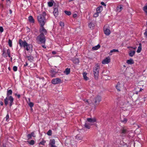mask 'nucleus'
I'll use <instances>...</instances> for the list:
<instances>
[{
	"instance_id": "29",
	"label": "nucleus",
	"mask_w": 147,
	"mask_h": 147,
	"mask_svg": "<svg viewBox=\"0 0 147 147\" xmlns=\"http://www.w3.org/2000/svg\"><path fill=\"white\" fill-rule=\"evenodd\" d=\"M87 74V73L85 72H84L83 74L84 78L85 80H88V78L86 76Z\"/></svg>"
},
{
	"instance_id": "5",
	"label": "nucleus",
	"mask_w": 147,
	"mask_h": 147,
	"mask_svg": "<svg viewBox=\"0 0 147 147\" xmlns=\"http://www.w3.org/2000/svg\"><path fill=\"white\" fill-rule=\"evenodd\" d=\"M14 98L11 96L9 97H6L4 100L5 105L6 106L9 104V106L11 107L13 104Z\"/></svg>"
},
{
	"instance_id": "16",
	"label": "nucleus",
	"mask_w": 147,
	"mask_h": 147,
	"mask_svg": "<svg viewBox=\"0 0 147 147\" xmlns=\"http://www.w3.org/2000/svg\"><path fill=\"white\" fill-rule=\"evenodd\" d=\"M55 140L53 139L50 141L49 144L51 146V147H57L55 145Z\"/></svg>"
},
{
	"instance_id": "1",
	"label": "nucleus",
	"mask_w": 147,
	"mask_h": 147,
	"mask_svg": "<svg viewBox=\"0 0 147 147\" xmlns=\"http://www.w3.org/2000/svg\"><path fill=\"white\" fill-rule=\"evenodd\" d=\"M19 43L21 48L23 47L27 51L32 49V46L31 44H28L26 41L22 40L21 39L19 40Z\"/></svg>"
},
{
	"instance_id": "6",
	"label": "nucleus",
	"mask_w": 147,
	"mask_h": 147,
	"mask_svg": "<svg viewBox=\"0 0 147 147\" xmlns=\"http://www.w3.org/2000/svg\"><path fill=\"white\" fill-rule=\"evenodd\" d=\"M100 69V66L97 64L95 65L93 69V74L94 78L96 79H97L98 78V74Z\"/></svg>"
},
{
	"instance_id": "28",
	"label": "nucleus",
	"mask_w": 147,
	"mask_h": 147,
	"mask_svg": "<svg viewBox=\"0 0 147 147\" xmlns=\"http://www.w3.org/2000/svg\"><path fill=\"white\" fill-rule=\"evenodd\" d=\"M100 47L99 44H98L97 45L95 46L92 47V49L93 50H96L99 49Z\"/></svg>"
},
{
	"instance_id": "26",
	"label": "nucleus",
	"mask_w": 147,
	"mask_h": 147,
	"mask_svg": "<svg viewBox=\"0 0 147 147\" xmlns=\"http://www.w3.org/2000/svg\"><path fill=\"white\" fill-rule=\"evenodd\" d=\"M12 94V91L11 90H8L7 91L6 97L10 96H11Z\"/></svg>"
},
{
	"instance_id": "31",
	"label": "nucleus",
	"mask_w": 147,
	"mask_h": 147,
	"mask_svg": "<svg viewBox=\"0 0 147 147\" xmlns=\"http://www.w3.org/2000/svg\"><path fill=\"white\" fill-rule=\"evenodd\" d=\"M76 139L77 140H82L83 138L82 136H80L79 135H77L76 136Z\"/></svg>"
},
{
	"instance_id": "20",
	"label": "nucleus",
	"mask_w": 147,
	"mask_h": 147,
	"mask_svg": "<svg viewBox=\"0 0 147 147\" xmlns=\"http://www.w3.org/2000/svg\"><path fill=\"white\" fill-rule=\"evenodd\" d=\"M126 63L128 65H132L134 63V60L131 58L127 61Z\"/></svg>"
},
{
	"instance_id": "58",
	"label": "nucleus",
	"mask_w": 147,
	"mask_h": 147,
	"mask_svg": "<svg viewBox=\"0 0 147 147\" xmlns=\"http://www.w3.org/2000/svg\"><path fill=\"white\" fill-rule=\"evenodd\" d=\"M9 13L10 14H11L12 13V10L11 9H10L9 10Z\"/></svg>"
},
{
	"instance_id": "59",
	"label": "nucleus",
	"mask_w": 147,
	"mask_h": 147,
	"mask_svg": "<svg viewBox=\"0 0 147 147\" xmlns=\"http://www.w3.org/2000/svg\"><path fill=\"white\" fill-rule=\"evenodd\" d=\"M130 47L134 49H136V47Z\"/></svg>"
},
{
	"instance_id": "12",
	"label": "nucleus",
	"mask_w": 147,
	"mask_h": 147,
	"mask_svg": "<svg viewBox=\"0 0 147 147\" xmlns=\"http://www.w3.org/2000/svg\"><path fill=\"white\" fill-rule=\"evenodd\" d=\"M71 138H67L65 142V145L67 146L68 147H70L71 145H72L71 142Z\"/></svg>"
},
{
	"instance_id": "10",
	"label": "nucleus",
	"mask_w": 147,
	"mask_h": 147,
	"mask_svg": "<svg viewBox=\"0 0 147 147\" xmlns=\"http://www.w3.org/2000/svg\"><path fill=\"white\" fill-rule=\"evenodd\" d=\"M103 30L104 33L106 35L108 36L111 33V31L109 26H105L104 27Z\"/></svg>"
},
{
	"instance_id": "4",
	"label": "nucleus",
	"mask_w": 147,
	"mask_h": 147,
	"mask_svg": "<svg viewBox=\"0 0 147 147\" xmlns=\"http://www.w3.org/2000/svg\"><path fill=\"white\" fill-rule=\"evenodd\" d=\"M37 42L38 43L45 44L46 39L44 34H40L36 38Z\"/></svg>"
},
{
	"instance_id": "9",
	"label": "nucleus",
	"mask_w": 147,
	"mask_h": 147,
	"mask_svg": "<svg viewBox=\"0 0 147 147\" xmlns=\"http://www.w3.org/2000/svg\"><path fill=\"white\" fill-rule=\"evenodd\" d=\"M44 26L40 25V28L39 31L40 34H44L45 35L47 34V30L44 28Z\"/></svg>"
},
{
	"instance_id": "17",
	"label": "nucleus",
	"mask_w": 147,
	"mask_h": 147,
	"mask_svg": "<svg viewBox=\"0 0 147 147\" xmlns=\"http://www.w3.org/2000/svg\"><path fill=\"white\" fill-rule=\"evenodd\" d=\"M121 121L122 122L125 123L127 122V120L125 116L123 115L122 117H121Z\"/></svg>"
},
{
	"instance_id": "53",
	"label": "nucleus",
	"mask_w": 147,
	"mask_h": 147,
	"mask_svg": "<svg viewBox=\"0 0 147 147\" xmlns=\"http://www.w3.org/2000/svg\"><path fill=\"white\" fill-rule=\"evenodd\" d=\"M28 63H27V62H26V63H25V64H24V67H26V66H28Z\"/></svg>"
},
{
	"instance_id": "22",
	"label": "nucleus",
	"mask_w": 147,
	"mask_h": 147,
	"mask_svg": "<svg viewBox=\"0 0 147 147\" xmlns=\"http://www.w3.org/2000/svg\"><path fill=\"white\" fill-rule=\"evenodd\" d=\"M103 10L102 6H100L97 7L96 9V12L98 13H100Z\"/></svg>"
},
{
	"instance_id": "45",
	"label": "nucleus",
	"mask_w": 147,
	"mask_h": 147,
	"mask_svg": "<svg viewBox=\"0 0 147 147\" xmlns=\"http://www.w3.org/2000/svg\"><path fill=\"white\" fill-rule=\"evenodd\" d=\"M145 37L147 39V29L145 30V32L144 33Z\"/></svg>"
},
{
	"instance_id": "55",
	"label": "nucleus",
	"mask_w": 147,
	"mask_h": 147,
	"mask_svg": "<svg viewBox=\"0 0 147 147\" xmlns=\"http://www.w3.org/2000/svg\"><path fill=\"white\" fill-rule=\"evenodd\" d=\"M52 53L53 55H55V54L56 53V52L55 51H53L52 52Z\"/></svg>"
},
{
	"instance_id": "32",
	"label": "nucleus",
	"mask_w": 147,
	"mask_h": 147,
	"mask_svg": "<svg viewBox=\"0 0 147 147\" xmlns=\"http://www.w3.org/2000/svg\"><path fill=\"white\" fill-rule=\"evenodd\" d=\"M70 71V69L69 68H67L65 70V74L66 75L69 74Z\"/></svg>"
},
{
	"instance_id": "25",
	"label": "nucleus",
	"mask_w": 147,
	"mask_h": 147,
	"mask_svg": "<svg viewBox=\"0 0 147 147\" xmlns=\"http://www.w3.org/2000/svg\"><path fill=\"white\" fill-rule=\"evenodd\" d=\"M135 51H131L129 52V55L130 57H132L135 55Z\"/></svg>"
},
{
	"instance_id": "47",
	"label": "nucleus",
	"mask_w": 147,
	"mask_h": 147,
	"mask_svg": "<svg viewBox=\"0 0 147 147\" xmlns=\"http://www.w3.org/2000/svg\"><path fill=\"white\" fill-rule=\"evenodd\" d=\"M45 142H46L45 141L43 140V141H42L40 142L39 144H42V145H44Z\"/></svg>"
},
{
	"instance_id": "43",
	"label": "nucleus",
	"mask_w": 147,
	"mask_h": 147,
	"mask_svg": "<svg viewBox=\"0 0 147 147\" xmlns=\"http://www.w3.org/2000/svg\"><path fill=\"white\" fill-rule=\"evenodd\" d=\"M9 114L8 113H7L6 115V117L5 118L6 119V121H8V119H9Z\"/></svg>"
},
{
	"instance_id": "40",
	"label": "nucleus",
	"mask_w": 147,
	"mask_h": 147,
	"mask_svg": "<svg viewBox=\"0 0 147 147\" xmlns=\"http://www.w3.org/2000/svg\"><path fill=\"white\" fill-rule=\"evenodd\" d=\"M47 134L49 136L52 135V131L51 130H49L47 133Z\"/></svg>"
},
{
	"instance_id": "13",
	"label": "nucleus",
	"mask_w": 147,
	"mask_h": 147,
	"mask_svg": "<svg viewBox=\"0 0 147 147\" xmlns=\"http://www.w3.org/2000/svg\"><path fill=\"white\" fill-rule=\"evenodd\" d=\"M96 121V119L95 117L88 118L86 121V122H89L91 124H92V123L95 122Z\"/></svg>"
},
{
	"instance_id": "62",
	"label": "nucleus",
	"mask_w": 147,
	"mask_h": 147,
	"mask_svg": "<svg viewBox=\"0 0 147 147\" xmlns=\"http://www.w3.org/2000/svg\"><path fill=\"white\" fill-rule=\"evenodd\" d=\"M10 0H6V1L7 2H10Z\"/></svg>"
},
{
	"instance_id": "33",
	"label": "nucleus",
	"mask_w": 147,
	"mask_h": 147,
	"mask_svg": "<svg viewBox=\"0 0 147 147\" xmlns=\"http://www.w3.org/2000/svg\"><path fill=\"white\" fill-rule=\"evenodd\" d=\"M121 133L124 134H126L127 132V129H125L124 128H123L121 129Z\"/></svg>"
},
{
	"instance_id": "21",
	"label": "nucleus",
	"mask_w": 147,
	"mask_h": 147,
	"mask_svg": "<svg viewBox=\"0 0 147 147\" xmlns=\"http://www.w3.org/2000/svg\"><path fill=\"white\" fill-rule=\"evenodd\" d=\"M88 122H86L84 125L86 128L87 129H89L90 128L91 126L93 125L92 124H91L89 123H88Z\"/></svg>"
},
{
	"instance_id": "41",
	"label": "nucleus",
	"mask_w": 147,
	"mask_h": 147,
	"mask_svg": "<svg viewBox=\"0 0 147 147\" xmlns=\"http://www.w3.org/2000/svg\"><path fill=\"white\" fill-rule=\"evenodd\" d=\"M65 13L68 16H70L71 15V13L70 11H65Z\"/></svg>"
},
{
	"instance_id": "60",
	"label": "nucleus",
	"mask_w": 147,
	"mask_h": 147,
	"mask_svg": "<svg viewBox=\"0 0 147 147\" xmlns=\"http://www.w3.org/2000/svg\"><path fill=\"white\" fill-rule=\"evenodd\" d=\"M142 90H143V89L142 88H140V90H139V92H140V91H142Z\"/></svg>"
},
{
	"instance_id": "61",
	"label": "nucleus",
	"mask_w": 147,
	"mask_h": 147,
	"mask_svg": "<svg viewBox=\"0 0 147 147\" xmlns=\"http://www.w3.org/2000/svg\"><path fill=\"white\" fill-rule=\"evenodd\" d=\"M66 40H68L69 41V38L68 37H66Z\"/></svg>"
},
{
	"instance_id": "50",
	"label": "nucleus",
	"mask_w": 147,
	"mask_h": 147,
	"mask_svg": "<svg viewBox=\"0 0 147 147\" xmlns=\"http://www.w3.org/2000/svg\"><path fill=\"white\" fill-rule=\"evenodd\" d=\"M3 31V29L2 27L0 26V32L2 33Z\"/></svg>"
},
{
	"instance_id": "39",
	"label": "nucleus",
	"mask_w": 147,
	"mask_h": 147,
	"mask_svg": "<svg viewBox=\"0 0 147 147\" xmlns=\"http://www.w3.org/2000/svg\"><path fill=\"white\" fill-rule=\"evenodd\" d=\"M27 142L31 145H33L35 143L34 141L33 140H31L30 141H28Z\"/></svg>"
},
{
	"instance_id": "38",
	"label": "nucleus",
	"mask_w": 147,
	"mask_h": 147,
	"mask_svg": "<svg viewBox=\"0 0 147 147\" xmlns=\"http://www.w3.org/2000/svg\"><path fill=\"white\" fill-rule=\"evenodd\" d=\"M8 44L10 47H12V41L10 39H9L8 40Z\"/></svg>"
},
{
	"instance_id": "24",
	"label": "nucleus",
	"mask_w": 147,
	"mask_h": 147,
	"mask_svg": "<svg viewBox=\"0 0 147 147\" xmlns=\"http://www.w3.org/2000/svg\"><path fill=\"white\" fill-rule=\"evenodd\" d=\"M123 9V5H119L117 7V11L118 12H120Z\"/></svg>"
},
{
	"instance_id": "11",
	"label": "nucleus",
	"mask_w": 147,
	"mask_h": 147,
	"mask_svg": "<svg viewBox=\"0 0 147 147\" xmlns=\"http://www.w3.org/2000/svg\"><path fill=\"white\" fill-rule=\"evenodd\" d=\"M50 76L52 78L55 77H56V75L58 72V70L52 68L50 70Z\"/></svg>"
},
{
	"instance_id": "2",
	"label": "nucleus",
	"mask_w": 147,
	"mask_h": 147,
	"mask_svg": "<svg viewBox=\"0 0 147 147\" xmlns=\"http://www.w3.org/2000/svg\"><path fill=\"white\" fill-rule=\"evenodd\" d=\"M101 100V97L99 95H97L95 96L92 100V101L90 100H84L85 101H86L88 104H90L92 103L94 104L95 105H97L99 104V102Z\"/></svg>"
},
{
	"instance_id": "51",
	"label": "nucleus",
	"mask_w": 147,
	"mask_h": 147,
	"mask_svg": "<svg viewBox=\"0 0 147 147\" xmlns=\"http://www.w3.org/2000/svg\"><path fill=\"white\" fill-rule=\"evenodd\" d=\"M101 4L102 5H103L105 7L106 6V5L105 4V3L103 2H101Z\"/></svg>"
},
{
	"instance_id": "14",
	"label": "nucleus",
	"mask_w": 147,
	"mask_h": 147,
	"mask_svg": "<svg viewBox=\"0 0 147 147\" xmlns=\"http://www.w3.org/2000/svg\"><path fill=\"white\" fill-rule=\"evenodd\" d=\"M110 58L109 57H107L102 61V63L103 64H107L110 63Z\"/></svg>"
},
{
	"instance_id": "8",
	"label": "nucleus",
	"mask_w": 147,
	"mask_h": 147,
	"mask_svg": "<svg viewBox=\"0 0 147 147\" xmlns=\"http://www.w3.org/2000/svg\"><path fill=\"white\" fill-rule=\"evenodd\" d=\"M10 51L9 49H8L7 50V53H6L4 50L3 51L2 56L4 57H7L8 56L9 57H11Z\"/></svg>"
},
{
	"instance_id": "48",
	"label": "nucleus",
	"mask_w": 147,
	"mask_h": 147,
	"mask_svg": "<svg viewBox=\"0 0 147 147\" xmlns=\"http://www.w3.org/2000/svg\"><path fill=\"white\" fill-rule=\"evenodd\" d=\"M13 70L15 71H16L17 70V67L16 66H14L13 67Z\"/></svg>"
},
{
	"instance_id": "18",
	"label": "nucleus",
	"mask_w": 147,
	"mask_h": 147,
	"mask_svg": "<svg viewBox=\"0 0 147 147\" xmlns=\"http://www.w3.org/2000/svg\"><path fill=\"white\" fill-rule=\"evenodd\" d=\"M32 137H36V136L35 135L34 133V132H31V134H29L27 135V137L28 139H31Z\"/></svg>"
},
{
	"instance_id": "30",
	"label": "nucleus",
	"mask_w": 147,
	"mask_h": 147,
	"mask_svg": "<svg viewBox=\"0 0 147 147\" xmlns=\"http://www.w3.org/2000/svg\"><path fill=\"white\" fill-rule=\"evenodd\" d=\"M142 50V44L141 43L139 44V46L138 47V49L137 50V52L138 53H140Z\"/></svg>"
},
{
	"instance_id": "52",
	"label": "nucleus",
	"mask_w": 147,
	"mask_h": 147,
	"mask_svg": "<svg viewBox=\"0 0 147 147\" xmlns=\"http://www.w3.org/2000/svg\"><path fill=\"white\" fill-rule=\"evenodd\" d=\"M73 18H75L77 16V14L76 13H74L73 15Z\"/></svg>"
},
{
	"instance_id": "57",
	"label": "nucleus",
	"mask_w": 147,
	"mask_h": 147,
	"mask_svg": "<svg viewBox=\"0 0 147 147\" xmlns=\"http://www.w3.org/2000/svg\"><path fill=\"white\" fill-rule=\"evenodd\" d=\"M42 47L44 49H46V47L45 45H42Z\"/></svg>"
},
{
	"instance_id": "63",
	"label": "nucleus",
	"mask_w": 147,
	"mask_h": 147,
	"mask_svg": "<svg viewBox=\"0 0 147 147\" xmlns=\"http://www.w3.org/2000/svg\"><path fill=\"white\" fill-rule=\"evenodd\" d=\"M27 28H28V30H30V29H29L27 27Z\"/></svg>"
},
{
	"instance_id": "37",
	"label": "nucleus",
	"mask_w": 147,
	"mask_h": 147,
	"mask_svg": "<svg viewBox=\"0 0 147 147\" xmlns=\"http://www.w3.org/2000/svg\"><path fill=\"white\" fill-rule=\"evenodd\" d=\"M54 2L49 1L48 3V5L49 7H51L52 6Z\"/></svg>"
},
{
	"instance_id": "56",
	"label": "nucleus",
	"mask_w": 147,
	"mask_h": 147,
	"mask_svg": "<svg viewBox=\"0 0 147 147\" xmlns=\"http://www.w3.org/2000/svg\"><path fill=\"white\" fill-rule=\"evenodd\" d=\"M17 96L18 98H20V94H18L17 95Z\"/></svg>"
},
{
	"instance_id": "7",
	"label": "nucleus",
	"mask_w": 147,
	"mask_h": 147,
	"mask_svg": "<svg viewBox=\"0 0 147 147\" xmlns=\"http://www.w3.org/2000/svg\"><path fill=\"white\" fill-rule=\"evenodd\" d=\"M62 82L61 79L58 78L53 79L51 80V83L53 84H58Z\"/></svg>"
},
{
	"instance_id": "19",
	"label": "nucleus",
	"mask_w": 147,
	"mask_h": 147,
	"mask_svg": "<svg viewBox=\"0 0 147 147\" xmlns=\"http://www.w3.org/2000/svg\"><path fill=\"white\" fill-rule=\"evenodd\" d=\"M53 13L55 17H56L57 16L58 14V9L57 8H54Z\"/></svg>"
},
{
	"instance_id": "34",
	"label": "nucleus",
	"mask_w": 147,
	"mask_h": 147,
	"mask_svg": "<svg viewBox=\"0 0 147 147\" xmlns=\"http://www.w3.org/2000/svg\"><path fill=\"white\" fill-rule=\"evenodd\" d=\"M143 10L146 13V15H147V4L143 7Z\"/></svg>"
},
{
	"instance_id": "46",
	"label": "nucleus",
	"mask_w": 147,
	"mask_h": 147,
	"mask_svg": "<svg viewBox=\"0 0 147 147\" xmlns=\"http://www.w3.org/2000/svg\"><path fill=\"white\" fill-rule=\"evenodd\" d=\"M28 105H29V106L31 108V107H32L33 106H34V104L32 102H30L28 104Z\"/></svg>"
},
{
	"instance_id": "42",
	"label": "nucleus",
	"mask_w": 147,
	"mask_h": 147,
	"mask_svg": "<svg viewBox=\"0 0 147 147\" xmlns=\"http://www.w3.org/2000/svg\"><path fill=\"white\" fill-rule=\"evenodd\" d=\"M99 13L96 12V13H95L93 14V17H97L98 16V14Z\"/></svg>"
},
{
	"instance_id": "36",
	"label": "nucleus",
	"mask_w": 147,
	"mask_h": 147,
	"mask_svg": "<svg viewBox=\"0 0 147 147\" xmlns=\"http://www.w3.org/2000/svg\"><path fill=\"white\" fill-rule=\"evenodd\" d=\"M88 26L90 28H92L94 27V25L93 23L90 22Z\"/></svg>"
},
{
	"instance_id": "23",
	"label": "nucleus",
	"mask_w": 147,
	"mask_h": 147,
	"mask_svg": "<svg viewBox=\"0 0 147 147\" xmlns=\"http://www.w3.org/2000/svg\"><path fill=\"white\" fill-rule=\"evenodd\" d=\"M72 60L73 62L75 64H78L79 62V59L76 58H73Z\"/></svg>"
},
{
	"instance_id": "27",
	"label": "nucleus",
	"mask_w": 147,
	"mask_h": 147,
	"mask_svg": "<svg viewBox=\"0 0 147 147\" xmlns=\"http://www.w3.org/2000/svg\"><path fill=\"white\" fill-rule=\"evenodd\" d=\"M28 20L30 23H34V20L32 16H30L28 17Z\"/></svg>"
},
{
	"instance_id": "54",
	"label": "nucleus",
	"mask_w": 147,
	"mask_h": 147,
	"mask_svg": "<svg viewBox=\"0 0 147 147\" xmlns=\"http://www.w3.org/2000/svg\"><path fill=\"white\" fill-rule=\"evenodd\" d=\"M0 104L1 106H3V102L2 101H1L0 102Z\"/></svg>"
},
{
	"instance_id": "64",
	"label": "nucleus",
	"mask_w": 147,
	"mask_h": 147,
	"mask_svg": "<svg viewBox=\"0 0 147 147\" xmlns=\"http://www.w3.org/2000/svg\"><path fill=\"white\" fill-rule=\"evenodd\" d=\"M10 58H11V60L12 59V57H11Z\"/></svg>"
},
{
	"instance_id": "35",
	"label": "nucleus",
	"mask_w": 147,
	"mask_h": 147,
	"mask_svg": "<svg viewBox=\"0 0 147 147\" xmlns=\"http://www.w3.org/2000/svg\"><path fill=\"white\" fill-rule=\"evenodd\" d=\"M28 60L30 61H31L33 60V57L31 56H29L27 57Z\"/></svg>"
},
{
	"instance_id": "44",
	"label": "nucleus",
	"mask_w": 147,
	"mask_h": 147,
	"mask_svg": "<svg viewBox=\"0 0 147 147\" xmlns=\"http://www.w3.org/2000/svg\"><path fill=\"white\" fill-rule=\"evenodd\" d=\"M118 49H113L112 50H111L110 51V53H112L113 52H118Z\"/></svg>"
},
{
	"instance_id": "49",
	"label": "nucleus",
	"mask_w": 147,
	"mask_h": 147,
	"mask_svg": "<svg viewBox=\"0 0 147 147\" xmlns=\"http://www.w3.org/2000/svg\"><path fill=\"white\" fill-rule=\"evenodd\" d=\"M59 24L60 26L61 27L64 26V24L63 22H60L59 23Z\"/></svg>"
},
{
	"instance_id": "15",
	"label": "nucleus",
	"mask_w": 147,
	"mask_h": 147,
	"mask_svg": "<svg viewBox=\"0 0 147 147\" xmlns=\"http://www.w3.org/2000/svg\"><path fill=\"white\" fill-rule=\"evenodd\" d=\"M122 87V85L119 82L117 83V85L115 86V87L118 91H121Z\"/></svg>"
},
{
	"instance_id": "3",
	"label": "nucleus",
	"mask_w": 147,
	"mask_h": 147,
	"mask_svg": "<svg viewBox=\"0 0 147 147\" xmlns=\"http://www.w3.org/2000/svg\"><path fill=\"white\" fill-rule=\"evenodd\" d=\"M46 13L45 12H43L42 14H40L37 17L38 21L40 25H44L46 22Z\"/></svg>"
}]
</instances>
